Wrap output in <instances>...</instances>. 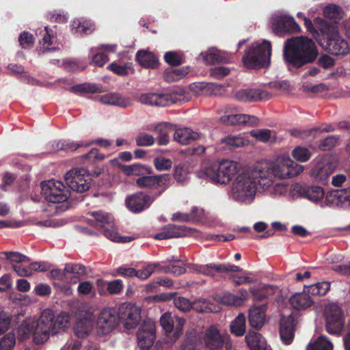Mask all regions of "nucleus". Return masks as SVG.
I'll list each match as a JSON object with an SVG mask.
<instances>
[{"label":"nucleus","mask_w":350,"mask_h":350,"mask_svg":"<svg viewBox=\"0 0 350 350\" xmlns=\"http://www.w3.org/2000/svg\"><path fill=\"white\" fill-rule=\"evenodd\" d=\"M92 218H89L88 221L90 225L95 227H100L102 229L107 226H112L113 217L111 215L103 211H93L88 213Z\"/></svg>","instance_id":"c85d7f7f"},{"label":"nucleus","mask_w":350,"mask_h":350,"mask_svg":"<svg viewBox=\"0 0 350 350\" xmlns=\"http://www.w3.org/2000/svg\"><path fill=\"white\" fill-rule=\"evenodd\" d=\"M271 29L275 34L279 36L301 31V28L295 19L287 16L273 17L271 18Z\"/></svg>","instance_id":"4468645a"},{"label":"nucleus","mask_w":350,"mask_h":350,"mask_svg":"<svg viewBox=\"0 0 350 350\" xmlns=\"http://www.w3.org/2000/svg\"><path fill=\"white\" fill-rule=\"evenodd\" d=\"M136 61L146 68H157L159 64L158 57L152 52L146 50H139L135 56Z\"/></svg>","instance_id":"c756f323"},{"label":"nucleus","mask_w":350,"mask_h":350,"mask_svg":"<svg viewBox=\"0 0 350 350\" xmlns=\"http://www.w3.org/2000/svg\"><path fill=\"white\" fill-rule=\"evenodd\" d=\"M299 196L305 198L312 202H317L325 196L324 189L319 186H301L296 185L294 187Z\"/></svg>","instance_id":"b1692460"},{"label":"nucleus","mask_w":350,"mask_h":350,"mask_svg":"<svg viewBox=\"0 0 350 350\" xmlns=\"http://www.w3.org/2000/svg\"><path fill=\"white\" fill-rule=\"evenodd\" d=\"M211 75L217 79H221L230 74V70L225 66H216L211 69Z\"/></svg>","instance_id":"0e129e2a"},{"label":"nucleus","mask_w":350,"mask_h":350,"mask_svg":"<svg viewBox=\"0 0 350 350\" xmlns=\"http://www.w3.org/2000/svg\"><path fill=\"white\" fill-rule=\"evenodd\" d=\"M220 301L224 305L238 306L241 305V299L238 295L230 293H224L220 297Z\"/></svg>","instance_id":"603ef678"},{"label":"nucleus","mask_w":350,"mask_h":350,"mask_svg":"<svg viewBox=\"0 0 350 350\" xmlns=\"http://www.w3.org/2000/svg\"><path fill=\"white\" fill-rule=\"evenodd\" d=\"M246 319L243 313L239 315L232 321L230 325V332L236 336H242L246 330Z\"/></svg>","instance_id":"ea45409f"},{"label":"nucleus","mask_w":350,"mask_h":350,"mask_svg":"<svg viewBox=\"0 0 350 350\" xmlns=\"http://www.w3.org/2000/svg\"><path fill=\"white\" fill-rule=\"evenodd\" d=\"M66 185L74 191L83 193L90 187L91 177L85 168L72 169L65 175Z\"/></svg>","instance_id":"6e6552de"},{"label":"nucleus","mask_w":350,"mask_h":350,"mask_svg":"<svg viewBox=\"0 0 350 350\" xmlns=\"http://www.w3.org/2000/svg\"><path fill=\"white\" fill-rule=\"evenodd\" d=\"M198 211L197 207H193L189 214L176 212L172 215V220L181 222L198 221L200 217L195 215V213Z\"/></svg>","instance_id":"49530a36"},{"label":"nucleus","mask_w":350,"mask_h":350,"mask_svg":"<svg viewBox=\"0 0 350 350\" xmlns=\"http://www.w3.org/2000/svg\"><path fill=\"white\" fill-rule=\"evenodd\" d=\"M251 135L258 141L267 142L271 139V131L269 129L252 131Z\"/></svg>","instance_id":"680f3d73"},{"label":"nucleus","mask_w":350,"mask_h":350,"mask_svg":"<svg viewBox=\"0 0 350 350\" xmlns=\"http://www.w3.org/2000/svg\"><path fill=\"white\" fill-rule=\"evenodd\" d=\"M138 345L142 350H148L156 338L155 325L153 322L144 321L137 333Z\"/></svg>","instance_id":"a211bd4d"},{"label":"nucleus","mask_w":350,"mask_h":350,"mask_svg":"<svg viewBox=\"0 0 350 350\" xmlns=\"http://www.w3.org/2000/svg\"><path fill=\"white\" fill-rule=\"evenodd\" d=\"M136 144L138 146H150L154 143V138L147 133H140L135 139Z\"/></svg>","instance_id":"4d7b16f0"},{"label":"nucleus","mask_w":350,"mask_h":350,"mask_svg":"<svg viewBox=\"0 0 350 350\" xmlns=\"http://www.w3.org/2000/svg\"><path fill=\"white\" fill-rule=\"evenodd\" d=\"M42 192L45 199L55 206V213L66 211L69 206L67 200L70 191L64 184L59 180H49L41 183Z\"/></svg>","instance_id":"423d86ee"},{"label":"nucleus","mask_w":350,"mask_h":350,"mask_svg":"<svg viewBox=\"0 0 350 350\" xmlns=\"http://www.w3.org/2000/svg\"><path fill=\"white\" fill-rule=\"evenodd\" d=\"M121 171L126 176H142L145 174H151L152 173V170L150 167H147L139 163H134L132 165H118Z\"/></svg>","instance_id":"72a5a7b5"},{"label":"nucleus","mask_w":350,"mask_h":350,"mask_svg":"<svg viewBox=\"0 0 350 350\" xmlns=\"http://www.w3.org/2000/svg\"><path fill=\"white\" fill-rule=\"evenodd\" d=\"M159 322L166 335L172 334V340L176 341L183 332L185 320L170 312H165L161 315Z\"/></svg>","instance_id":"f8f14e48"},{"label":"nucleus","mask_w":350,"mask_h":350,"mask_svg":"<svg viewBox=\"0 0 350 350\" xmlns=\"http://www.w3.org/2000/svg\"><path fill=\"white\" fill-rule=\"evenodd\" d=\"M266 92L260 89H240L234 94L235 98L241 102H258L263 99Z\"/></svg>","instance_id":"a878e982"},{"label":"nucleus","mask_w":350,"mask_h":350,"mask_svg":"<svg viewBox=\"0 0 350 350\" xmlns=\"http://www.w3.org/2000/svg\"><path fill=\"white\" fill-rule=\"evenodd\" d=\"M333 345L327 336L321 335L314 342H310L306 350H332Z\"/></svg>","instance_id":"79ce46f5"},{"label":"nucleus","mask_w":350,"mask_h":350,"mask_svg":"<svg viewBox=\"0 0 350 350\" xmlns=\"http://www.w3.org/2000/svg\"><path fill=\"white\" fill-rule=\"evenodd\" d=\"M176 307L180 310L187 312L192 308L191 303L187 298L178 297L174 300Z\"/></svg>","instance_id":"e2e57ef3"},{"label":"nucleus","mask_w":350,"mask_h":350,"mask_svg":"<svg viewBox=\"0 0 350 350\" xmlns=\"http://www.w3.org/2000/svg\"><path fill=\"white\" fill-rule=\"evenodd\" d=\"M69 321L68 313L61 312L55 317L51 310L45 309L38 321L30 318L23 320V340L32 336L35 344H43L49 338L51 332L57 334L64 330Z\"/></svg>","instance_id":"f257e3e1"},{"label":"nucleus","mask_w":350,"mask_h":350,"mask_svg":"<svg viewBox=\"0 0 350 350\" xmlns=\"http://www.w3.org/2000/svg\"><path fill=\"white\" fill-rule=\"evenodd\" d=\"M139 101L143 104L165 107L176 102V95L173 94H142L139 97Z\"/></svg>","instance_id":"aec40b11"},{"label":"nucleus","mask_w":350,"mask_h":350,"mask_svg":"<svg viewBox=\"0 0 350 350\" xmlns=\"http://www.w3.org/2000/svg\"><path fill=\"white\" fill-rule=\"evenodd\" d=\"M196 231L195 228H188L183 225L168 224L164 227L161 232L156 234L154 237L157 240L183 237Z\"/></svg>","instance_id":"6ab92c4d"},{"label":"nucleus","mask_w":350,"mask_h":350,"mask_svg":"<svg viewBox=\"0 0 350 350\" xmlns=\"http://www.w3.org/2000/svg\"><path fill=\"white\" fill-rule=\"evenodd\" d=\"M159 270L165 273H172L175 275H180L186 272V269L184 267L175 265H159Z\"/></svg>","instance_id":"5fc2aeb1"},{"label":"nucleus","mask_w":350,"mask_h":350,"mask_svg":"<svg viewBox=\"0 0 350 350\" xmlns=\"http://www.w3.org/2000/svg\"><path fill=\"white\" fill-rule=\"evenodd\" d=\"M237 172V163L233 161L223 160L215 162L206 167L204 175L214 184L228 183Z\"/></svg>","instance_id":"0eeeda50"},{"label":"nucleus","mask_w":350,"mask_h":350,"mask_svg":"<svg viewBox=\"0 0 350 350\" xmlns=\"http://www.w3.org/2000/svg\"><path fill=\"white\" fill-rule=\"evenodd\" d=\"M164 59L167 64L172 66H180L184 62L183 54L177 51L166 52Z\"/></svg>","instance_id":"de8ad7c7"},{"label":"nucleus","mask_w":350,"mask_h":350,"mask_svg":"<svg viewBox=\"0 0 350 350\" xmlns=\"http://www.w3.org/2000/svg\"><path fill=\"white\" fill-rule=\"evenodd\" d=\"M325 317L326 331L332 335H339L345 324L342 309L336 304H330L325 308Z\"/></svg>","instance_id":"1a4fd4ad"},{"label":"nucleus","mask_w":350,"mask_h":350,"mask_svg":"<svg viewBox=\"0 0 350 350\" xmlns=\"http://www.w3.org/2000/svg\"><path fill=\"white\" fill-rule=\"evenodd\" d=\"M336 165L329 159H323L316 164L312 170L317 180L324 183L332 174Z\"/></svg>","instance_id":"4be33fe9"},{"label":"nucleus","mask_w":350,"mask_h":350,"mask_svg":"<svg viewBox=\"0 0 350 350\" xmlns=\"http://www.w3.org/2000/svg\"><path fill=\"white\" fill-rule=\"evenodd\" d=\"M188 72V67L170 68L165 71L163 78L167 82L177 81L185 77Z\"/></svg>","instance_id":"a19ab883"},{"label":"nucleus","mask_w":350,"mask_h":350,"mask_svg":"<svg viewBox=\"0 0 350 350\" xmlns=\"http://www.w3.org/2000/svg\"><path fill=\"white\" fill-rule=\"evenodd\" d=\"M324 197V204L329 207L346 208L350 206V188L332 190Z\"/></svg>","instance_id":"f3484780"},{"label":"nucleus","mask_w":350,"mask_h":350,"mask_svg":"<svg viewBox=\"0 0 350 350\" xmlns=\"http://www.w3.org/2000/svg\"><path fill=\"white\" fill-rule=\"evenodd\" d=\"M70 90L75 93L95 94L100 92L101 88L94 83H84L73 85L71 87Z\"/></svg>","instance_id":"a18cd8bd"},{"label":"nucleus","mask_w":350,"mask_h":350,"mask_svg":"<svg viewBox=\"0 0 350 350\" xmlns=\"http://www.w3.org/2000/svg\"><path fill=\"white\" fill-rule=\"evenodd\" d=\"M245 340L250 350H266L267 342L265 339L258 332H248Z\"/></svg>","instance_id":"2f4dec72"},{"label":"nucleus","mask_w":350,"mask_h":350,"mask_svg":"<svg viewBox=\"0 0 350 350\" xmlns=\"http://www.w3.org/2000/svg\"><path fill=\"white\" fill-rule=\"evenodd\" d=\"M157 198L144 192H136L126 198L125 204L129 211L139 213L148 208Z\"/></svg>","instance_id":"dca6fc26"},{"label":"nucleus","mask_w":350,"mask_h":350,"mask_svg":"<svg viewBox=\"0 0 350 350\" xmlns=\"http://www.w3.org/2000/svg\"><path fill=\"white\" fill-rule=\"evenodd\" d=\"M191 269L196 273L214 278L215 272L221 273V263H209L206 265L191 264Z\"/></svg>","instance_id":"c9c22d12"},{"label":"nucleus","mask_w":350,"mask_h":350,"mask_svg":"<svg viewBox=\"0 0 350 350\" xmlns=\"http://www.w3.org/2000/svg\"><path fill=\"white\" fill-rule=\"evenodd\" d=\"M221 142L228 145L230 149L245 145L243 138L239 136H228L223 139Z\"/></svg>","instance_id":"6e6d98bb"},{"label":"nucleus","mask_w":350,"mask_h":350,"mask_svg":"<svg viewBox=\"0 0 350 350\" xmlns=\"http://www.w3.org/2000/svg\"><path fill=\"white\" fill-rule=\"evenodd\" d=\"M0 259L6 260L18 275H22V254L18 252H1Z\"/></svg>","instance_id":"473e14b6"},{"label":"nucleus","mask_w":350,"mask_h":350,"mask_svg":"<svg viewBox=\"0 0 350 350\" xmlns=\"http://www.w3.org/2000/svg\"><path fill=\"white\" fill-rule=\"evenodd\" d=\"M107 69L119 76H126L128 75V68L125 66L120 65L116 62H113L107 66Z\"/></svg>","instance_id":"338daca9"},{"label":"nucleus","mask_w":350,"mask_h":350,"mask_svg":"<svg viewBox=\"0 0 350 350\" xmlns=\"http://www.w3.org/2000/svg\"><path fill=\"white\" fill-rule=\"evenodd\" d=\"M318 55L314 42L307 37H292L284 42L283 59L290 71L312 63Z\"/></svg>","instance_id":"f03ea898"},{"label":"nucleus","mask_w":350,"mask_h":350,"mask_svg":"<svg viewBox=\"0 0 350 350\" xmlns=\"http://www.w3.org/2000/svg\"><path fill=\"white\" fill-rule=\"evenodd\" d=\"M137 269L129 267L126 265H122L114 270L113 273V276L120 275L124 278H133L136 275Z\"/></svg>","instance_id":"864d4df0"},{"label":"nucleus","mask_w":350,"mask_h":350,"mask_svg":"<svg viewBox=\"0 0 350 350\" xmlns=\"http://www.w3.org/2000/svg\"><path fill=\"white\" fill-rule=\"evenodd\" d=\"M343 14L342 9L339 5L335 4L328 5L323 10L324 16L334 23L339 22L343 17Z\"/></svg>","instance_id":"58836bf2"},{"label":"nucleus","mask_w":350,"mask_h":350,"mask_svg":"<svg viewBox=\"0 0 350 350\" xmlns=\"http://www.w3.org/2000/svg\"><path fill=\"white\" fill-rule=\"evenodd\" d=\"M338 142V137L335 136H328L320 141L319 148L320 150L325 151L334 148Z\"/></svg>","instance_id":"052dcab7"},{"label":"nucleus","mask_w":350,"mask_h":350,"mask_svg":"<svg viewBox=\"0 0 350 350\" xmlns=\"http://www.w3.org/2000/svg\"><path fill=\"white\" fill-rule=\"evenodd\" d=\"M94 29V25L87 20L75 19L71 24V31L73 33L90 34Z\"/></svg>","instance_id":"4c0bfd02"},{"label":"nucleus","mask_w":350,"mask_h":350,"mask_svg":"<svg viewBox=\"0 0 350 350\" xmlns=\"http://www.w3.org/2000/svg\"><path fill=\"white\" fill-rule=\"evenodd\" d=\"M289 303L295 310H304L311 306L313 301L308 294L299 293L292 295Z\"/></svg>","instance_id":"f704fd0d"},{"label":"nucleus","mask_w":350,"mask_h":350,"mask_svg":"<svg viewBox=\"0 0 350 350\" xmlns=\"http://www.w3.org/2000/svg\"><path fill=\"white\" fill-rule=\"evenodd\" d=\"M30 260L28 256L23 255V277L30 276L35 271H45L46 270L44 265L37 262H30Z\"/></svg>","instance_id":"37998d69"},{"label":"nucleus","mask_w":350,"mask_h":350,"mask_svg":"<svg viewBox=\"0 0 350 350\" xmlns=\"http://www.w3.org/2000/svg\"><path fill=\"white\" fill-rule=\"evenodd\" d=\"M200 135L188 127L176 128L175 125V132L174 133V139L180 144L188 145L198 139Z\"/></svg>","instance_id":"bb28decb"},{"label":"nucleus","mask_w":350,"mask_h":350,"mask_svg":"<svg viewBox=\"0 0 350 350\" xmlns=\"http://www.w3.org/2000/svg\"><path fill=\"white\" fill-rule=\"evenodd\" d=\"M101 102L106 105H111L121 107H126L131 105L129 98L122 96L118 93L107 94L101 97Z\"/></svg>","instance_id":"e433bc0d"},{"label":"nucleus","mask_w":350,"mask_h":350,"mask_svg":"<svg viewBox=\"0 0 350 350\" xmlns=\"http://www.w3.org/2000/svg\"><path fill=\"white\" fill-rule=\"evenodd\" d=\"M264 180L256 169V164L251 170H247L239 174L232 183L231 196L239 202L249 204L254 200L256 185H262Z\"/></svg>","instance_id":"20e7f679"},{"label":"nucleus","mask_w":350,"mask_h":350,"mask_svg":"<svg viewBox=\"0 0 350 350\" xmlns=\"http://www.w3.org/2000/svg\"><path fill=\"white\" fill-rule=\"evenodd\" d=\"M154 165L159 171L167 170L172 167V161L165 157H157L154 159Z\"/></svg>","instance_id":"13d9d810"},{"label":"nucleus","mask_w":350,"mask_h":350,"mask_svg":"<svg viewBox=\"0 0 350 350\" xmlns=\"http://www.w3.org/2000/svg\"><path fill=\"white\" fill-rule=\"evenodd\" d=\"M119 323L118 312L115 308L103 309L96 321L98 332L103 335L112 332Z\"/></svg>","instance_id":"9b49d317"},{"label":"nucleus","mask_w":350,"mask_h":350,"mask_svg":"<svg viewBox=\"0 0 350 350\" xmlns=\"http://www.w3.org/2000/svg\"><path fill=\"white\" fill-rule=\"evenodd\" d=\"M109 60V58L107 54L105 53H98L93 55L91 64H94L96 66L102 67Z\"/></svg>","instance_id":"774afa93"},{"label":"nucleus","mask_w":350,"mask_h":350,"mask_svg":"<svg viewBox=\"0 0 350 350\" xmlns=\"http://www.w3.org/2000/svg\"><path fill=\"white\" fill-rule=\"evenodd\" d=\"M15 343L14 334L8 333L0 339V350H12Z\"/></svg>","instance_id":"3c124183"},{"label":"nucleus","mask_w":350,"mask_h":350,"mask_svg":"<svg viewBox=\"0 0 350 350\" xmlns=\"http://www.w3.org/2000/svg\"><path fill=\"white\" fill-rule=\"evenodd\" d=\"M295 325L293 316L282 317L280 323V336L285 345L292 343L295 338Z\"/></svg>","instance_id":"412c9836"},{"label":"nucleus","mask_w":350,"mask_h":350,"mask_svg":"<svg viewBox=\"0 0 350 350\" xmlns=\"http://www.w3.org/2000/svg\"><path fill=\"white\" fill-rule=\"evenodd\" d=\"M123 289L121 280H115L107 283V290L110 294H119Z\"/></svg>","instance_id":"69168bd1"},{"label":"nucleus","mask_w":350,"mask_h":350,"mask_svg":"<svg viewBox=\"0 0 350 350\" xmlns=\"http://www.w3.org/2000/svg\"><path fill=\"white\" fill-rule=\"evenodd\" d=\"M159 263H150L142 269L137 270L135 277H137L139 279L146 280L151 275L156 269H159Z\"/></svg>","instance_id":"8fccbe9b"},{"label":"nucleus","mask_w":350,"mask_h":350,"mask_svg":"<svg viewBox=\"0 0 350 350\" xmlns=\"http://www.w3.org/2000/svg\"><path fill=\"white\" fill-rule=\"evenodd\" d=\"M256 169L264 180L262 186L269 187L274 178H290L297 176L304 170V167L289 157H278L275 161H261L256 163Z\"/></svg>","instance_id":"7ed1b4c3"},{"label":"nucleus","mask_w":350,"mask_h":350,"mask_svg":"<svg viewBox=\"0 0 350 350\" xmlns=\"http://www.w3.org/2000/svg\"><path fill=\"white\" fill-rule=\"evenodd\" d=\"M116 311L120 323L127 329L135 328L141 320L140 308L131 303L122 304Z\"/></svg>","instance_id":"9d476101"},{"label":"nucleus","mask_w":350,"mask_h":350,"mask_svg":"<svg viewBox=\"0 0 350 350\" xmlns=\"http://www.w3.org/2000/svg\"><path fill=\"white\" fill-rule=\"evenodd\" d=\"M221 120L230 125L243 124L251 126H256L258 122L257 117L243 113L224 116Z\"/></svg>","instance_id":"393cba45"},{"label":"nucleus","mask_w":350,"mask_h":350,"mask_svg":"<svg viewBox=\"0 0 350 350\" xmlns=\"http://www.w3.org/2000/svg\"><path fill=\"white\" fill-rule=\"evenodd\" d=\"M271 51V44L268 40H265L261 44H252L245 50L243 63L246 68L251 69L268 67Z\"/></svg>","instance_id":"39448f33"},{"label":"nucleus","mask_w":350,"mask_h":350,"mask_svg":"<svg viewBox=\"0 0 350 350\" xmlns=\"http://www.w3.org/2000/svg\"><path fill=\"white\" fill-rule=\"evenodd\" d=\"M203 340L208 350L223 349L224 339L219 329L214 326H211L206 330Z\"/></svg>","instance_id":"5701e85b"},{"label":"nucleus","mask_w":350,"mask_h":350,"mask_svg":"<svg viewBox=\"0 0 350 350\" xmlns=\"http://www.w3.org/2000/svg\"><path fill=\"white\" fill-rule=\"evenodd\" d=\"M65 271L68 273H74L77 275L87 274L86 267L84 265L79 264H66L65 266Z\"/></svg>","instance_id":"bf43d9fd"},{"label":"nucleus","mask_w":350,"mask_h":350,"mask_svg":"<svg viewBox=\"0 0 350 350\" xmlns=\"http://www.w3.org/2000/svg\"><path fill=\"white\" fill-rule=\"evenodd\" d=\"M92 323L88 319H79L74 326V331L78 338H83L91 332Z\"/></svg>","instance_id":"c03bdc74"},{"label":"nucleus","mask_w":350,"mask_h":350,"mask_svg":"<svg viewBox=\"0 0 350 350\" xmlns=\"http://www.w3.org/2000/svg\"><path fill=\"white\" fill-rule=\"evenodd\" d=\"M325 49L334 55H345L350 52L347 41L338 32L333 31L326 36Z\"/></svg>","instance_id":"2eb2a0df"},{"label":"nucleus","mask_w":350,"mask_h":350,"mask_svg":"<svg viewBox=\"0 0 350 350\" xmlns=\"http://www.w3.org/2000/svg\"><path fill=\"white\" fill-rule=\"evenodd\" d=\"M266 304L254 306L249 310V323L251 327L260 329L262 327L265 319Z\"/></svg>","instance_id":"cd10ccee"},{"label":"nucleus","mask_w":350,"mask_h":350,"mask_svg":"<svg viewBox=\"0 0 350 350\" xmlns=\"http://www.w3.org/2000/svg\"><path fill=\"white\" fill-rule=\"evenodd\" d=\"M292 157L299 162H306L311 157L310 151L305 147L297 146L292 151Z\"/></svg>","instance_id":"09e8293b"},{"label":"nucleus","mask_w":350,"mask_h":350,"mask_svg":"<svg viewBox=\"0 0 350 350\" xmlns=\"http://www.w3.org/2000/svg\"><path fill=\"white\" fill-rule=\"evenodd\" d=\"M155 131L159 134L157 144L159 146H165L170 142V135L175 132V124L166 122H162L156 126Z\"/></svg>","instance_id":"7c9ffc66"},{"label":"nucleus","mask_w":350,"mask_h":350,"mask_svg":"<svg viewBox=\"0 0 350 350\" xmlns=\"http://www.w3.org/2000/svg\"><path fill=\"white\" fill-rule=\"evenodd\" d=\"M170 178V175L168 174L155 176H144V174L136 180V185L140 188L153 189L160 187L161 189L153 195V196L157 198L169 187Z\"/></svg>","instance_id":"ddd939ff"}]
</instances>
